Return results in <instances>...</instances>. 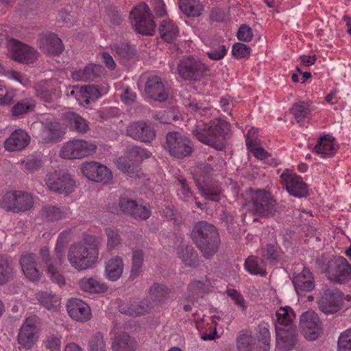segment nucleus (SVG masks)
Returning a JSON list of instances; mask_svg holds the SVG:
<instances>
[{
    "label": "nucleus",
    "mask_w": 351,
    "mask_h": 351,
    "mask_svg": "<svg viewBox=\"0 0 351 351\" xmlns=\"http://www.w3.org/2000/svg\"><path fill=\"white\" fill-rule=\"evenodd\" d=\"M293 284L298 295H304L315 288L313 274L308 268L304 267L301 273L293 276Z\"/></svg>",
    "instance_id": "nucleus-23"
},
{
    "label": "nucleus",
    "mask_w": 351,
    "mask_h": 351,
    "mask_svg": "<svg viewBox=\"0 0 351 351\" xmlns=\"http://www.w3.org/2000/svg\"><path fill=\"white\" fill-rule=\"evenodd\" d=\"M118 168L123 172L132 176L137 171L138 165L125 157H120L117 160Z\"/></svg>",
    "instance_id": "nucleus-51"
},
{
    "label": "nucleus",
    "mask_w": 351,
    "mask_h": 351,
    "mask_svg": "<svg viewBox=\"0 0 351 351\" xmlns=\"http://www.w3.org/2000/svg\"><path fill=\"white\" fill-rule=\"evenodd\" d=\"M162 147L172 157L182 159L193 152L191 141L178 132H169L166 134Z\"/></svg>",
    "instance_id": "nucleus-6"
},
{
    "label": "nucleus",
    "mask_w": 351,
    "mask_h": 351,
    "mask_svg": "<svg viewBox=\"0 0 351 351\" xmlns=\"http://www.w3.org/2000/svg\"><path fill=\"white\" fill-rule=\"evenodd\" d=\"M97 145L91 142L75 139L65 143L60 156L65 159H77L90 156L95 153Z\"/></svg>",
    "instance_id": "nucleus-11"
},
{
    "label": "nucleus",
    "mask_w": 351,
    "mask_h": 351,
    "mask_svg": "<svg viewBox=\"0 0 351 351\" xmlns=\"http://www.w3.org/2000/svg\"><path fill=\"white\" fill-rule=\"evenodd\" d=\"M78 285L82 291L90 293H102L108 289L106 283L99 281L93 277L83 278L80 280Z\"/></svg>",
    "instance_id": "nucleus-35"
},
{
    "label": "nucleus",
    "mask_w": 351,
    "mask_h": 351,
    "mask_svg": "<svg viewBox=\"0 0 351 351\" xmlns=\"http://www.w3.org/2000/svg\"><path fill=\"white\" fill-rule=\"evenodd\" d=\"M143 261L144 253L141 250H135L132 252V263L129 278L130 280H134L140 274Z\"/></svg>",
    "instance_id": "nucleus-47"
},
{
    "label": "nucleus",
    "mask_w": 351,
    "mask_h": 351,
    "mask_svg": "<svg viewBox=\"0 0 351 351\" xmlns=\"http://www.w3.org/2000/svg\"><path fill=\"white\" fill-rule=\"evenodd\" d=\"M335 141L332 136L324 135L319 138L313 149L317 154H321L322 158L332 157L337 149Z\"/></svg>",
    "instance_id": "nucleus-29"
},
{
    "label": "nucleus",
    "mask_w": 351,
    "mask_h": 351,
    "mask_svg": "<svg viewBox=\"0 0 351 351\" xmlns=\"http://www.w3.org/2000/svg\"><path fill=\"white\" fill-rule=\"evenodd\" d=\"M300 328L304 337L310 341L315 340L322 332V322L314 311L303 313L300 317Z\"/></svg>",
    "instance_id": "nucleus-13"
},
{
    "label": "nucleus",
    "mask_w": 351,
    "mask_h": 351,
    "mask_svg": "<svg viewBox=\"0 0 351 351\" xmlns=\"http://www.w3.org/2000/svg\"><path fill=\"white\" fill-rule=\"evenodd\" d=\"M291 112L294 115L297 122L300 123L308 117L311 110L308 105L304 101H299L293 104L291 108Z\"/></svg>",
    "instance_id": "nucleus-49"
},
{
    "label": "nucleus",
    "mask_w": 351,
    "mask_h": 351,
    "mask_svg": "<svg viewBox=\"0 0 351 351\" xmlns=\"http://www.w3.org/2000/svg\"><path fill=\"white\" fill-rule=\"evenodd\" d=\"M34 206V199L31 194L21 191L7 192L2 198L1 206L8 211L15 213L25 212Z\"/></svg>",
    "instance_id": "nucleus-7"
},
{
    "label": "nucleus",
    "mask_w": 351,
    "mask_h": 351,
    "mask_svg": "<svg viewBox=\"0 0 351 351\" xmlns=\"http://www.w3.org/2000/svg\"><path fill=\"white\" fill-rule=\"evenodd\" d=\"M104 336L100 332L93 335L88 341L89 351H106Z\"/></svg>",
    "instance_id": "nucleus-53"
},
{
    "label": "nucleus",
    "mask_w": 351,
    "mask_h": 351,
    "mask_svg": "<svg viewBox=\"0 0 351 351\" xmlns=\"http://www.w3.org/2000/svg\"><path fill=\"white\" fill-rule=\"evenodd\" d=\"M145 92L149 98L159 102L165 101L169 95L168 86L158 75H152L147 79Z\"/></svg>",
    "instance_id": "nucleus-16"
},
{
    "label": "nucleus",
    "mask_w": 351,
    "mask_h": 351,
    "mask_svg": "<svg viewBox=\"0 0 351 351\" xmlns=\"http://www.w3.org/2000/svg\"><path fill=\"white\" fill-rule=\"evenodd\" d=\"M226 52L227 49L226 48V46L221 45L219 46L217 49H211L210 51L207 52V55L212 60H219L225 56Z\"/></svg>",
    "instance_id": "nucleus-64"
},
{
    "label": "nucleus",
    "mask_w": 351,
    "mask_h": 351,
    "mask_svg": "<svg viewBox=\"0 0 351 351\" xmlns=\"http://www.w3.org/2000/svg\"><path fill=\"white\" fill-rule=\"evenodd\" d=\"M40 332V319L32 315L25 320L18 335V343L26 350L31 349L38 340Z\"/></svg>",
    "instance_id": "nucleus-10"
},
{
    "label": "nucleus",
    "mask_w": 351,
    "mask_h": 351,
    "mask_svg": "<svg viewBox=\"0 0 351 351\" xmlns=\"http://www.w3.org/2000/svg\"><path fill=\"white\" fill-rule=\"evenodd\" d=\"M343 296L337 289H326L317 300L319 309L326 315L336 313L343 306Z\"/></svg>",
    "instance_id": "nucleus-12"
},
{
    "label": "nucleus",
    "mask_w": 351,
    "mask_h": 351,
    "mask_svg": "<svg viewBox=\"0 0 351 351\" xmlns=\"http://www.w3.org/2000/svg\"><path fill=\"white\" fill-rule=\"evenodd\" d=\"M247 206L254 215L261 217H274L278 211L276 201L265 190L258 189L252 193Z\"/></svg>",
    "instance_id": "nucleus-4"
},
{
    "label": "nucleus",
    "mask_w": 351,
    "mask_h": 351,
    "mask_svg": "<svg viewBox=\"0 0 351 351\" xmlns=\"http://www.w3.org/2000/svg\"><path fill=\"white\" fill-rule=\"evenodd\" d=\"M152 307L150 302L146 300L138 303L123 302L119 304V311L122 314L136 317L149 313Z\"/></svg>",
    "instance_id": "nucleus-25"
},
{
    "label": "nucleus",
    "mask_w": 351,
    "mask_h": 351,
    "mask_svg": "<svg viewBox=\"0 0 351 351\" xmlns=\"http://www.w3.org/2000/svg\"><path fill=\"white\" fill-rule=\"evenodd\" d=\"M211 287V282L209 279L205 278L202 280H194L191 282L188 287L191 296L197 300L198 298H202L204 294L209 291Z\"/></svg>",
    "instance_id": "nucleus-42"
},
{
    "label": "nucleus",
    "mask_w": 351,
    "mask_h": 351,
    "mask_svg": "<svg viewBox=\"0 0 351 351\" xmlns=\"http://www.w3.org/2000/svg\"><path fill=\"white\" fill-rule=\"evenodd\" d=\"M9 46L12 51V59L16 61L23 64H30L37 59L36 51L17 40H10Z\"/></svg>",
    "instance_id": "nucleus-20"
},
{
    "label": "nucleus",
    "mask_w": 351,
    "mask_h": 351,
    "mask_svg": "<svg viewBox=\"0 0 351 351\" xmlns=\"http://www.w3.org/2000/svg\"><path fill=\"white\" fill-rule=\"evenodd\" d=\"M178 257L188 266L195 267L198 265V255L191 245H180L177 248Z\"/></svg>",
    "instance_id": "nucleus-36"
},
{
    "label": "nucleus",
    "mask_w": 351,
    "mask_h": 351,
    "mask_svg": "<svg viewBox=\"0 0 351 351\" xmlns=\"http://www.w3.org/2000/svg\"><path fill=\"white\" fill-rule=\"evenodd\" d=\"M280 178L285 182V188L291 195L298 198L308 195V185L303 182L300 176L293 174L289 170L286 169L282 172Z\"/></svg>",
    "instance_id": "nucleus-19"
},
{
    "label": "nucleus",
    "mask_w": 351,
    "mask_h": 351,
    "mask_svg": "<svg viewBox=\"0 0 351 351\" xmlns=\"http://www.w3.org/2000/svg\"><path fill=\"white\" fill-rule=\"evenodd\" d=\"M57 81L49 80L40 81L35 86L36 94L43 101L52 103L54 96L56 95Z\"/></svg>",
    "instance_id": "nucleus-26"
},
{
    "label": "nucleus",
    "mask_w": 351,
    "mask_h": 351,
    "mask_svg": "<svg viewBox=\"0 0 351 351\" xmlns=\"http://www.w3.org/2000/svg\"><path fill=\"white\" fill-rule=\"evenodd\" d=\"M230 130V124L223 120L210 121L209 123L197 122L192 130L196 138L217 150H221L223 145L219 138L224 136Z\"/></svg>",
    "instance_id": "nucleus-3"
},
{
    "label": "nucleus",
    "mask_w": 351,
    "mask_h": 351,
    "mask_svg": "<svg viewBox=\"0 0 351 351\" xmlns=\"http://www.w3.org/2000/svg\"><path fill=\"white\" fill-rule=\"evenodd\" d=\"M260 260L256 256H249L245 263V267L248 272L252 274H260L263 276L266 275V271L260 265Z\"/></svg>",
    "instance_id": "nucleus-50"
},
{
    "label": "nucleus",
    "mask_w": 351,
    "mask_h": 351,
    "mask_svg": "<svg viewBox=\"0 0 351 351\" xmlns=\"http://www.w3.org/2000/svg\"><path fill=\"white\" fill-rule=\"evenodd\" d=\"M28 134L21 129L14 130L5 141L4 147L9 152L20 151L25 149L29 143Z\"/></svg>",
    "instance_id": "nucleus-24"
},
{
    "label": "nucleus",
    "mask_w": 351,
    "mask_h": 351,
    "mask_svg": "<svg viewBox=\"0 0 351 351\" xmlns=\"http://www.w3.org/2000/svg\"><path fill=\"white\" fill-rule=\"evenodd\" d=\"M325 272L330 281L344 284L351 279V265L344 257H334L328 261Z\"/></svg>",
    "instance_id": "nucleus-8"
},
{
    "label": "nucleus",
    "mask_w": 351,
    "mask_h": 351,
    "mask_svg": "<svg viewBox=\"0 0 351 351\" xmlns=\"http://www.w3.org/2000/svg\"><path fill=\"white\" fill-rule=\"evenodd\" d=\"M151 295L159 304L165 302L169 297L170 290L163 284L154 283L149 289Z\"/></svg>",
    "instance_id": "nucleus-48"
},
{
    "label": "nucleus",
    "mask_w": 351,
    "mask_h": 351,
    "mask_svg": "<svg viewBox=\"0 0 351 351\" xmlns=\"http://www.w3.org/2000/svg\"><path fill=\"white\" fill-rule=\"evenodd\" d=\"M45 128L47 130V135L43 139V143H56L61 140L62 132L60 130V125L58 122H49L47 123Z\"/></svg>",
    "instance_id": "nucleus-45"
},
{
    "label": "nucleus",
    "mask_w": 351,
    "mask_h": 351,
    "mask_svg": "<svg viewBox=\"0 0 351 351\" xmlns=\"http://www.w3.org/2000/svg\"><path fill=\"white\" fill-rule=\"evenodd\" d=\"M36 255L27 254L23 255L20 259V264L25 276L31 281H37L40 278V272L36 267L35 261Z\"/></svg>",
    "instance_id": "nucleus-27"
},
{
    "label": "nucleus",
    "mask_w": 351,
    "mask_h": 351,
    "mask_svg": "<svg viewBox=\"0 0 351 351\" xmlns=\"http://www.w3.org/2000/svg\"><path fill=\"white\" fill-rule=\"evenodd\" d=\"M45 180L50 190L60 194L71 193L75 184L71 175L56 171L48 173Z\"/></svg>",
    "instance_id": "nucleus-14"
},
{
    "label": "nucleus",
    "mask_w": 351,
    "mask_h": 351,
    "mask_svg": "<svg viewBox=\"0 0 351 351\" xmlns=\"http://www.w3.org/2000/svg\"><path fill=\"white\" fill-rule=\"evenodd\" d=\"M127 134L143 143H151L156 138V130L151 123L145 121L134 122L127 128Z\"/></svg>",
    "instance_id": "nucleus-18"
},
{
    "label": "nucleus",
    "mask_w": 351,
    "mask_h": 351,
    "mask_svg": "<svg viewBox=\"0 0 351 351\" xmlns=\"http://www.w3.org/2000/svg\"><path fill=\"white\" fill-rule=\"evenodd\" d=\"M22 164L24 165L25 169L30 173L38 171L43 165L41 160L34 156L24 159L22 161Z\"/></svg>",
    "instance_id": "nucleus-59"
},
{
    "label": "nucleus",
    "mask_w": 351,
    "mask_h": 351,
    "mask_svg": "<svg viewBox=\"0 0 351 351\" xmlns=\"http://www.w3.org/2000/svg\"><path fill=\"white\" fill-rule=\"evenodd\" d=\"M338 351H351V328L342 332L337 342Z\"/></svg>",
    "instance_id": "nucleus-55"
},
{
    "label": "nucleus",
    "mask_w": 351,
    "mask_h": 351,
    "mask_svg": "<svg viewBox=\"0 0 351 351\" xmlns=\"http://www.w3.org/2000/svg\"><path fill=\"white\" fill-rule=\"evenodd\" d=\"M263 256L267 258L272 263H276L282 259V252H280L274 245L268 244L263 250Z\"/></svg>",
    "instance_id": "nucleus-52"
},
{
    "label": "nucleus",
    "mask_w": 351,
    "mask_h": 351,
    "mask_svg": "<svg viewBox=\"0 0 351 351\" xmlns=\"http://www.w3.org/2000/svg\"><path fill=\"white\" fill-rule=\"evenodd\" d=\"M159 33L161 38L169 43H173L179 34V29L177 25L170 19L161 21L159 25Z\"/></svg>",
    "instance_id": "nucleus-31"
},
{
    "label": "nucleus",
    "mask_w": 351,
    "mask_h": 351,
    "mask_svg": "<svg viewBox=\"0 0 351 351\" xmlns=\"http://www.w3.org/2000/svg\"><path fill=\"white\" fill-rule=\"evenodd\" d=\"M179 8L188 17H197L202 14L203 5L199 0H179Z\"/></svg>",
    "instance_id": "nucleus-37"
},
{
    "label": "nucleus",
    "mask_w": 351,
    "mask_h": 351,
    "mask_svg": "<svg viewBox=\"0 0 351 351\" xmlns=\"http://www.w3.org/2000/svg\"><path fill=\"white\" fill-rule=\"evenodd\" d=\"M277 320L275 328L281 326L285 328L295 327L292 322L295 317V313L289 306L281 307L276 313Z\"/></svg>",
    "instance_id": "nucleus-41"
},
{
    "label": "nucleus",
    "mask_w": 351,
    "mask_h": 351,
    "mask_svg": "<svg viewBox=\"0 0 351 351\" xmlns=\"http://www.w3.org/2000/svg\"><path fill=\"white\" fill-rule=\"evenodd\" d=\"M47 273L51 280L60 287L65 285L64 277L59 272V271L54 267H49L47 269Z\"/></svg>",
    "instance_id": "nucleus-61"
},
{
    "label": "nucleus",
    "mask_w": 351,
    "mask_h": 351,
    "mask_svg": "<svg viewBox=\"0 0 351 351\" xmlns=\"http://www.w3.org/2000/svg\"><path fill=\"white\" fill-rule=\"evenodd\" d=\"M81 92L86 94V97L91 99H97L100 96V92L98 88L94 85H87L81 87Z\"/></svg>",
    "instance_id": "nucleus-63"
},
{
    "label": "nucleus",
    "mask_w": 351,
    "mask_h": 351,
    "mask_svg": "<svg viewBox=\"0 0 351 351\" xmlns=\"http://www.w3.org/2000/svg\"><path fill=\"white\" fill-rule=\"evenodd\" d=\"M40 303L48 310L57 311L60 302L58 297L48 292H40L38 294Z\"/></svg>",
    "instance_id": "nucleus-46"
},
{
    "label": "nucleus",
    "mask_w": 351,
    "mask_h": 351,
    "mask_svg": "<svg viewBox=\"0 0 351 351\" xmlns=\"http://www.w3.org/2000/svg\"><path fill=\"white\" fill-rule=\"evenodd\" d=\"M14 274L13 263L9 257L0 255V285L6 284L12 280Z\"/></svg>",
    "instance_id": "nucleus-40"
},
{
    "label": "nucleus",
    "mask_w": 351,
    "mask_h": 351,
    "mask_svg": "<svg viewBox=\"0 0 351 351\" xmlns=\"http://www.w3.org/2000/svg\"><path fill=\"white\" fill-rule=\"evenodd\" d=\"M65 117L71 128L77 132L84 134L89 130L88 121L79 114L70 112L65 114Z\"/></svg>",
    "instance_id": "nucleus-43"
},
{
    "label": "nucleus",
    "mask_w": 351,
    "mask_h": 351,
    "mask_svg": "<svg viewBox=\"0 0 351 351\" xmlns=\"http://www.w3.org/2000/svg\"><path fill=\"white\" fill-rule=\"evenodd\" d=\"M36 107V102L31 98H26L17 102L12 108V115L19 117L23 114L32 112Z\"/></svg>",
    "instance_id": "nucleus-44"
},
{
    "label": "nucleus",
    "mask_w": 351,
    "mask_h": 351,
    "mask_svg": "<svg viewBox=\"0 0 351 351\" xmlns=\"http://www.w3.org/2000/svg\"><path fill=\"white\" fill-rule=\"evenodd\" d=\"M41 47L45 52L51 55H58L64 49L61 39L55 34L47 35L41 41Z\"/></svg>",
    "instance_id": "nucleus-34"
},
{
    "label": "nucleus",
    "mask_w": 351,
    "mask_h": 351,
    "mask_svg": "<svg viewBox=\"0 0 351 351\" xmlns=\"http://www.w3.org/2000/svg\"><path fill=\"white\" fill-rule=\"evenodd\" d=\"M66 310L69 316L75 321L86 322L91 318L90 307L80 299L69 300L66 304Z\"/></svg>",
    "instance_id": "nucleus-21"
},
{
    "label": "nucleus",
    "mask_w": 351,
    "mask_h": 351,
    "mask_svg": "<svg viewBox=\"0 0 351 351\" xmlns=\"http://www.w3.org/2000/svg\"><path fill=\"white\" fill-rule=\"evenodd\" d=\"M251 48L245 44L237 43L233 45L232 53L237 59H241L250 56Z\"/></svg>",
    "instance_id": "nucleus-57"
},
{
    "label": "nucleus",
    "mask_w": 351,
    "mask_h": 351,
    "mask_svg": "<svg viewBox=\"0 0 351 351\" xmlns=\"http://www.w3.org/2000/svg\"><path fill=\"white\" fill-rule=\"evenodd\" d=\"M100 242L94 236L86 235L69 246L67 259L71 267L83 271L95 265L99 258Z\"/></svg>",
    "instance_id": "nucleus-1"
},
{
    "label": "nucleus",
    "mask_w": 351,
    "mask_h": 351,
    "mask_svg": "<svg viewBox=\"0 0 351 351\" xmlns=\"http://www.w3.org/2000/svg\"><path fill=\"white\" fill-rule=\"evenodd\" d=\"M131 23L135 30L143 35L152 36L156 23L149 6L144 2L134 7L130 13Z\"/></svg>",
    "instance_id": "nucleus-5"
},
{
    "label": "nucleus",
    "mask_w": 351,
    "mask_h": 351,
    "mask_svg": "<svg viewBox=\"0 0 351 351\" xmlns=\"http://www.w3.org/2000/svg\"><path fill=\"white\" fill-rule=\"evenodd\" d=\"M123 269V260L119 256H114L110 258L106 265V274L111 281H116L119 279Z\"/></svg>",
    "instance_id": "nucleus-38"
},
{
    "label": "nucleus",
    "mask_w": 351,
    "mask_h": 351,
    "mask_svg": "<svg viewBox=\"0 0 351 351\" xmlns=\"http://www.w3.org/2000/svg\"><path fill=\"white\" fill-rule=\"evenodd\" d=\"M112 351H135V341L127 334L119 335L112 342Z\"/></svg>",
    "instance_id": "nucleus-39"
},
{
    "label": "nucleus",
    "mask_w": 351,
    "mask_h": 351,
    "mask_svg": "<svg viewBox=\"0 0 351 351\" xmlns=\"http://www.w3.org/2000/svg\"><path fill=\"white\" fill-rule=\"evenodd\" d=\"M40 215L45 221L54 222L66 218L68 213L64 208L48 204L42 208Z\"/></svg>",
    "instance_id": "nucleus-33"
},
{
    "label": "nucleus",
    "mask_w": 351,
    "mask_h": 351,
    "mask_svg": "<svg viewBox=\"0 0 351 351\" xmlns=\"http://www.w3.org/2000/svg\"><path fill=\"white\" fill-rule=\"evenodd\" d=\"M277 346L282 351H289L294 348L297 343L295 327H276Z\"/></svg>",
    "instance_id": "nucleus-22"
},
{
    "label": "nucleus",
    "mask_w": 351,
    "mask_h": 351,
    "mask_svg": "<svg viewBox=\"0 0 351 351\" xmlns=\"http://www.w3.org/2000/svg\"><path fill=\"white\" fill-rule=\"evenodd\" d=\"M16 97V93L13 90H8L0 86V105H10Z\"/></svg>",
    "instance_id": "nucleus-60"
},
{
    "label": "nucleus",
    "mask_w": 351,
    "mask_h": 351,
    "mask_svg": "<svg viewBox=\"0 0 351 351\" xmlns=\"http://www.w3.org/2000/svg\"><path fill=\"white\" fill-rule=\"evenodd\" d=\"M246 145L247 149L254 154V156L260 160L267 158L270 155L261 147H256L252 139H246Z\"/></svg>",
    "instance_id": "nucleus-56"
},
{
    "label": "nucleus",
    "mask_w": 351,
    "mask_h": 351,
    "mask_svg": "<svg viewBox=\"0 0 351 351\" xmlns=\"http://www.w3.org/2000/svg\"><path fill=\"white\" fill-rule=\"evenodd\" d=\"M236 343L238 351H255L256 340L250 330H240Z\"/></svg>",
    "instance_id": "nucleus-32"
},
{
    "label": "nucleus",
    "mask_w": 351,
    "mask_h": 351,
    "mask_svg": "<svg viewBox=\"0 0 351 351\" xmlns=\"http://www.w3.org/2000/svg\"><path fill=\"white\" fill-rule=\"evenodd\" d=\"M119 208L121 213L136 219L146 220L151 215V211L145 206L126 195H121L119 199Z\"/></svg>",
    "instance_id": "nucleus-15"
},
{
    "label": "nucleus",
    "mask_w": 351,
    "mask_h": 351,
    "mask_svg": "<svg viewBox=\"0 0 351 351\" xmlns=\"http://www.w3.org/2000/svg\"><path fill=\"white\" fill-rule=\"evenodd\" d=\"M204 184L197 182V185L202 195L206 199L218 202L221 199V189L217 182H206L203 180Z\"/></svg>",
    "instance_id": "nucleus-30"
},
{
    "label": "nucleus",
    "mask_w": 351,
    "mask_h": 351,
    "mask_svg": "<svg viewBox=\"0 0 351 351\" xmlns=\"http://www.w3.org/2000/svg\"><path fill=\"white\" fill-rule=\"evenodd\" d=\"M177 69L182 79L193 81L199 80L208 71L204 63L193 57H184L180 60Z\"/></svg>",
    "instance_id": "nucleus-9"
},
{
    "label": "nucleus",
    "mask_w": 351,
    "mask_h": 351,
    "mask_svg": "<svg viewBox=\"0 0 351 351\" xmlns=\"http://www.w3.org/2000/svg\"><path fill=\"white\" fill-rule=\"evenodd\" d=\"M191 237L205 258H211L218 252L221 239L217 228L212 223L206 221L195 223Z\"/></svg>",
    "instance_id": "nucleus-2"
},
{
    "label": "nucleus",
    "mask_w": 351,
    "mask_h": 351,
    "mask_svg": "<svg viewBox=\"0 0 351 351\" xmlns=\"http://www.w3.org/2000/svg\"><path fill=\"white\" fill-rule=\"evenodd\" d=\"M107 247L109 250L115 249L121 244V237L117 230L112 228H106Z\"/></svg>",
    "instance_id": "nucleus-54"
},
{
    "label": "nucleus",
    "mask_w": 351,
    "mask_h": 351,
    "mask_svg": "<svg viewBox=\"0 0 351 351\" xmlns=\"http://www.w3.org/2000/svg\"><path fill=\"white\" fill-rule=\"evenodd\" d=\"M104 68L100 64H89L83 70H79L72 73L75 80L93 81L103 75Z\"/></svg>",
    "instance_id": "nucleus-28"
},
{
    "label": "nucleus",
    "mask_w": 351,
    "mask_h": 351,
    "mask_svg": "<svg viewBox=\"0 0 351 351\" xmlns=\"http://www.w3.org/2000/svg\"><path fill=\"white\" fill-rule=\"evenodd\" d=\"M117 54L124 59H131L135 55V50L128 44L117 45L114 46Z\"/></svg>",
    "instance_id": "nucleus-58"
},
{
    "label": "nucleus",
    "mask_w": 351,
    "mask_h": 351,
    "mask_svg": "<svg viewBox=\"0 0 351 351\" xmlns=\"http://www.w3.org/2000/svg\"><path fill=\"white\" fill-rule=\"evenodd\" d=\"M237 36L239 40L250 42L253 37L252 30L247 25L243 24L239 28Z\"/></svg>",
    "instance_id": "nucleus-62"
},
{
    "label": "nucleus",
    "mask_w": 351,
    "mask_h": 351,
    "mask_svg": "<svg viewBox=\"0 0 351 351\" xmlns=\"http://www.w3.org/2000/svg\"><path fill=\"white\" fill-rule=\"evenodd\" d=\"M81 171L88 180L96 182L107 183L112 178V174L107 167L93 161L84 162Z\"/></svg>",
    "instance_id": "nucleus-17"
}]
</instances>
